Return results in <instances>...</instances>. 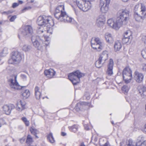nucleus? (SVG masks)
Masks as SVG:
<instances>
[{
  "label": "nucleus",
  "mask_w": 146,
  "mask_h": 146,
  "mask_svg": "<svg viewBox=\"0 0 146 146\" xmlns=\"http://www.w3.org/2000/svg\"><path fill=\"white\" fill-rule=\"evenodd\" d=\"M139 5L138 4L136 5H135L134 7V13H135V12H139V11H141V7L140 8L139 7Z\"/></svg>",
  "instance_id": "72a5a7b5"
},
{
  "label": "nucleus",
  "mask_w": 146,
  "mask_h": 146,
  "mask_svg": "<svg viewBox=\"0 0 146 146\" xmlns=\"http://www.w3.org/2000/svg\"><path fill=\"white\" fill-rule=\"evenodd\" d=\"M84 127L85 129L88 130L89 129V127L87 125H84Z\"/></svg>",
  "instance_id": "5fc2aeb1"
},
{
  "label": "nucleus",
  "mask_w": 146,
  "mask_h": 146,
  "mask_svg": "<svg viewBox=\"0 0 146 146\" xmlns=\"http://www.w3.org/2000/svg\"><path fill=\"white\" fill-rule=\"evenodd\" d=\"M105 19L103 15L100 16L96 20V24L98 27L102 26L105 23Z\"/></svg>",
  "instance_id": "f3484780"
},
{
  "label": "nucleus",
  "mask_w": 146,
  "mask_h": 146,
  "mask_svg": "<svg viewBox=\"0 0 146 146\" xmlns=\"http://www.w3.org/2000/svg\"><path fill=\"white\" fill-rule=\"evenodd\" d=\"M55 72L52 69L46 70L44 71L45 75L48 77L50 78H52L55 75Z\"/></svg>",
  "instance_id": "a211bd4d"
},
{
  "label": "nucleus",
  "mask_w": 146,
  "mask_h": 146,
  "mask_svg": "<svg viewBox=\"0 0 146 146\" xmlns=\"http://www.w3.org/2000/svg\"><path fill=\"white\" fill-rule=\"evenodd\" d=\"M80 146H85V145L84 144V142H82L81 143Z\"/></svg>",
  "instance_id": "052dcab7"
},
{
  "label": "nucleus",
  "mask_w": 146,
  "mask_h": 146,
  "mask_svg": "<svg viewBox=\"0 0 146 146\" xmlns=\"http://www.w3.org/2000/svg\"><path fill=\"white\" fill-rule=\"evenodd\" d=\"M37 23L40 26H44V29L46 30L44 31L38 29V32L39 35L41 33H46L52 34L53 32L52 26L54 23L53 19L50 16H46L43 15L42 16L39 17L37 19Z\"/></svg>",
  "instance_id": "f03ea898"
},
{
  "label": "nucleus",
  "mask_w": 146,
  "mask_h": 146,
  "mask_svg": "<svg viewBox=\"0 0 146 146\" xmlns=\"http://www.w3.org/2000/svg\"><path fill=\"white\" fill-rule=\"evenodd\" d=\"M129 89V88L127 85L123 86L122 88V90L125 92L127 93Z\"/></svg>",
  "instance_id": "e433bc0d"
},
{
  "label": "nucleus",
  "mask_w": 146,
  "mask_h": 146,
  "mask_svg": "<svg viewBox=\"0 0 146 146\" xmlns=\"http://www.w3.org/2000/svg\"><path fill=\"white\" fill-rule=\"evenodd\" d=\"M146 16V8L145 6L141 4V10L139 12L134 13V17L136 21H140L143 20Z\"/></svg>",
  "instance_id": "6e6552de"
},
{
  "label": "nucleus",
  "mask_w": 146,
  "mask_h": 146,
  "mask_svg": "<svg viewBox=\"0 0 146 146\" xmlns=\"http://www.w3.org/2000/svg\"><path fill=\"white\" fill-rule=\"evenodd\" d=\"M31 48V46L27 45H24L22 48L23 50L25 52L28 51L30 50Z\"/></svg>",
  "instance_id": "473e14b6"
},
{
  "label": "nucleus",
  "mask_w": 146,
  "mask_h": 146,
  "mask_svg": "<svg viewBox=\"0 0 146 146\" xmlns=\"http://www.w3.org/2000/svg\"><path fill=\"white\" fill-rule=\"evenodd\" d=\"M39 88L38 86H36L35 89V96L36 99H39L41 97V93L39 91Z\"/></svg>",
  "instance_id": "412c9836"
},
{
  "label": "nucleus",
  "mask_w": 146,
  "mask_h": 146,
  "mask_svg": "<svg viewBox=\"0 0 146 146\" xmlns=\"http://www.w3.org/2000/svg\"><path fill=\"white\" fill-rule=\"evenodd\" d=\"M30 93L28 90H25L22 94V95L24 99H26L28 98L30 96Z\"/></svg>",
  "instance_id": "a878e982"
},
{
  "label": "nucleus",
  "mask_w": 146,
  "mask_h": 146,
  "mask_svg": "<svg viewBox=\"0 0 146 146\" xmlns=\"http://www.w3.org/2000/svg\"><path fill=\"white\" fill-rule=\"evenodd\" d=\"M34 1V0H31V3H33Z\"/></svg>",
  "instance_id": "774afa93"
},
{
  "label": "nucleus",
  "mask_w": 146,
  "mask_h": 146,
  "mask_svg": "<svg viewBox=\"0 0 146 146\" xmlns=\"http://www.w3.org/2000/svg\"><path fill=\"white\" fill-rule=\"evenodd\" d=\"M54 15L55 18L60 21L71 23L73 20L72 18L68 16L64 12L63 5H59L56 7Z\"/></svg>",
  "instance_id": "7ed1b4c3"
},
{
  "label": "nucleus",
  "mask_w": 146,
  "mask_h": 146,
  "mask_svg": "<svg viewBox=\"0 0 146 146\" xmlns=\"http://www.w3.org/2000/svg\"><path fill=\"white\" fill-rule=\"evenodd\" d=\"M8 53V52L7 49L6 48H5L3 49V52L1 53L0 55L1 56H4L6 55V54Z\"/></svg>",
  "instance_id": "f704fd0d"
},
{
  "label": "nucleus",
  "mask_w": 146,
  "mask_h": 146,
  "mask_svg": "<svg viewBox=\"0 0 146 146\" xmlns=\"http://www.w3.org/2000/svg\"><path fill=\"white\" fill-rule=\"evenodd\" d=\"M102 146H110V145L109 142L107 141Z\"/></svg>",
  "instance_id": "3c124183"
},
{
  "label": "nucleus",
  "mask_w": 146,
  "mask_h": 146,
  "mask_svg": "<svg viewBox=\"0 0 146 146\" xmlns=\"http://www.w3.org/2000/svg\"><path fill=\"white\" fill-rule=\"evenodd\" d=\"M139 93L141 97L144 98L146 96V87H142L139 90Z\"/></svg>",
  "instance_id": "5701e85b"
},
{
  "label": "nucleus",
  "mask_w": 146,
  "mask_h": 146,
  "mask_svg": "<svg viewBox=\"0 0 146 146\" xmlns=\"http://www.w3.org/2000/svg\"><path fill=\"white\" fill-rule=\"evenodd\" d=\"M36 135V134L35 135H34L35 136V137L36 138H38V137Z\"/></svg>",
  "instance_id": "69168bd1"
},
{
  "label": "nucleus",
  "mask_w": 146,
  "mask_h": 146,
  "mask_svg": "<svg viewBox=\"0 0 146 146\" xmlns=\"http://www.w3.org/2000/svg\"><path fill=\"white\" fill-rule=\"evenodd\" d=\"M123 80L126 83L130 82L132 79V71L129 67H127L123 72Z\"/></svg>",
  "instance_id": "9b49d317"
},
{
  "label": "nucleus",
  "mask_w": 146,
  "mask_h": 146,
  "mask_svg": "<svg viewBox=\"0 0 146 146\" xmlns=\"http://www.w3.org/2000/svg\"><path fill=\"white\" fill-rule=\"evenodd\" d=\"M33 33V29L30 25L24 26L20 29V33L25 38H30Z\"/></svg>",
  "instance_id": "423d86ee"
},
{
  "label": "nucleus",
  "mask_w": 146,
  "mask_h": 146,
  "mask_svg": "<svg viewBox=\"0 0 146 146\" xmlns=\"http://www.w3.org/2000/svg\"><path fill=\"white\" fill-rule=\"evenodd\" d=\"M126 35V36H127V37L130 38L131 37V33L130 31H127L124 33V37H125V36Z\"/></svg>",
  "instance_id": "4c0bfd02"
},
{
  "label": "nucleus",
  "mask_w": 146,
  "mask_h": 146,
  "mask_svg": "<svg viewBox=\"0 0 146 146\" xmlns=\"http://www.w3.org/2000/svg\"><path fill=\"white\" fill-rule=\"evenodd\" d=\"M92 47L98 51H100L103 48V44L99 38H92L91 41Z\"/></svg>",
  "instance_id": "1a4fd4ad"
},
{
  "label": "nucleus",
  "mask_w": 146,
  "mask_h": 146,
  "mask_svg": "<svg viewBox=\"0 0 146 146\" xmlns=\"http://www.w3.org/2000/svg\"><path fill=\"white\" fill-rule=\"evenodd\" d=\"M127 146H135L133 144L131 140H129L128 142L127 143ZM136 146H146V140L143 141L142 143L140 145V144H139L138 143L136 144Z\"/></svg>",
  "instance_id": "aec40b11"
},
{
  "label": "nucleus",
  "mask_w": 146,
  "mask_h": 146,
  "mask_svg": "<svg viewBox=\"0 0 146 146\" xmlns=\"http://www.w3.org/2000/svg\"><path fill=\"white\" fill-rule=\"evenodd\" d=\"M21 119L24 123L28 121L26 118L25 117H22Z\"/></svg>",
  "instance_id": "09e8293b"
},
{
  "label": "nucleus",
  "mask_w": 146,
  "mask_h": 146,
  "mask_svg": "<svg viewBox=\"0 0 146 146\" xmlns=\"http://www.w3.org/2000/svg\"><path fill=\"white\" fill-rule=\"evenodd\" d=\"M129 17V12L127 10L121 9L117 13L115 20L110 19L108 20L107 23L112 28L118 29L122 25H125L127 23Z\"/></svg>",
  "instance_id": "f257e3e1"
},
{
  "label": "nucleus",
  "mask_w": 146,
  "mask_h": 146,
  "mask_svg": "<svg viewBox=\"0 0 146 146\" xmlns=\"http://www.w3.org/2000/svg\"><path fill=\"white\" fill-rule=\"evenodd\" d=\"M21 77L24 80H26L27 79V76L24 74H21Z\"/></svg>",
  "instance_id": "49530a36"
},
{
  "label": "nucleus",
  "mask_w": 146,
  "mask_h": 146,
  "mask_svg": "<svg viewBox=\"0 0 146 146\" xmlns=\"http://www.w3.org/2000/svg\"><path fill=\"white\" fill-rule=\"evenodd\" d=\"M90 103L85 102H81L78 103L75 107L74 109L77 111L80 110V109L84 108L85 106H89L90 105Z\"/></svg>",
  "instance_id": "2eb2a0df"
},
{
  "label": "nucleus",
  "mask_w": 146,
  "mask_h": 146,
  "mask_svg": "<svg viewBox=\"0 0 146 146\" xmlns=\"http://www.w3.org/2000/svg\"><path fill=\"white\" fill-rule=\"evenodd\" d=\"M11 59L13 62L10 63L13 64H17L19 63L22 59L21 53L18 51H13L11 53Z\"/></svg>",
  "instance_id": "9d476101"
},
{
  "label": "nucleus",
  "mask_w": 146,
  "mask_h": 146,
  "mask_svg": "<svg viewBox=\"0 0 146 146\" xmlns=\"http://www.w3.org/2000/svg\"><path fill=\"white\" fill-rule=\"evenodd\" d=\"M94 141H97V139L96 138H95L94 139Z\"/></svg>",
  "instance_id": "338daca9"
},
{
  "label": "nucleus",
  "mask_w": 146,
  "mask_h": 146,
  "mask_svg": "<svg viewBox=\"0 0 146 146\" xmlns=\"http://www.w3.org/2000/svg\"><path fill=\"white\" fill-rule=\"evenodd\" d=\"M108 54L107 51H104L100 55L99 58L103 62L105 63L106 61L108 59Z\"/></svg>",
  "instance_id": "6ab92c4d"
},
{
  "label": "nucleus",
  "mask_w": 146,
  "mask_h": 146,
  "mask_svg": "<svg viewBox=\"0 0 146 146\" xmlns=\"http://www.w3.org/2000/svg\"><path fill=\"white\" fill-rule=\"evenodd\" d=\"M15 108V106L13 104H10V108L11 109H13Z\"/></svg>",
  "instance_id": "8fccbe9b"
},
{
  "label": "nucleus",
  "mask_w": 146,
  "mask_h": 146,
  "mask_svg": "<svg viewBox=\"0 0 146 146\" xmlns=\"http://www.w3.org/2000/svg\"><path fill=\"white\" fill-rule=\"evenodd\" d=\"M142 69L143 71H146V64H143L142 65Z\"/></svg>",
  "instance_id": "de8ad7c7"
},
{
  "label": "nucleus",
  "mask_w": 146,
  "mask_h": 146,
  "mask_svg": "<svg viewBox=\"0 0 146 146\" xmlns=\"http://www.w3.org/2000/svg\"><path fill=\"white\" fill-rule=\"evenodd\" d=\"M129 0H121V1L124 2H127Z\"/></svg>",
  "instance_id": "680f3d73"
},
{
  "label": "nucleus",
  "mask_w": 146,
  "mask_h": 146,
  "mask_svg": "<svg viewBox=\"0 0 146 146\" xmlns=\"http://www.w3.org/2000/svg\"><path fill=\"white\" fill-rule=\"evenodd\" d=\"M33 141L32 137L30 135H28L27 136L26 143L29 144H30L33 143Z\"/></svg>",
  "instance_id": "7c9ffc66"
},
{
  "label": "nucleus",
  "mask_w": 146,
  "mask_h": 146,
  "mask_svg": "<svg viewBox=\"0 0 146 146\" xmlns=\"http://www.w3.org/2000/svg\"><path fill=\"white\" fill-rule=\"evenodd\" d=\"M2 32V29L1 27H0V33H1Z\"/></svg>",
  "instance_id": "0e129e2a"
},
{
  "label": "nucleus",
  "mask_w": 146,
  "mask_h": 146,
  "mask_svg": "<svg viewBox=\"0 0 146 146\" xmlns=\"http://www.w3.org/2000/svg\"><path fill=\"white\" fill-rule=\"evenodd\" d=\"M43 39H45V36L44 34H42V36L40 35L36 36L33 35L31 37L33 46L38 50L41 49L42 47L43 41L44 40Z\"/></svg>",
  "instance_id": "39448f33"
},
{
  "label": "nucleus",
  "mask_w": 146,
  "mask_h": 146,
  "mask_svg": "<svg viewBox=\"0 0 146 146\" xmlns=\"http://www.w3.org/2000/svg\"><path fill=\"white\" fill-rule=\"evenodd\" d=\"M143 74L137 71H135L134 73V78L136 81L138 83L141 82L143 79Z\"/></svg>",
  "instance_id": "dca6fc26"
},
{
  "label": "nucleus",
  "mask_w": 146,
  "mask_h": 146,
  "mask_svg": "<svg viewBox=\"0 0 146 146\" xmlns=\"http://www.w3.org/2000/svg\"><path fill=\"white\" fill-rule=\"evenodd\" d=\"M5 122L3 119L2 118L0 119V124H1V125H3L4 124H5Z\"/></svg>",
  "instance_id": "a18cd8bd"
},
{
  "label": "nucleus",
  "mask_w": 146,
  "mask_h": 146,
  "mask_svg": "<svg viewBox=\"0 0 146 146\" xmlns=\"http://www.w3.org/2000/svg\"><path fill=\"white\" fill-rule=\"evenodd\" d=\"M16 109L19 111H21L25 109V105L22 104L21 100L17 104Z\"/></svg>",
  "instance_id": "393cba45"
},
{
  "label": "nucleus",
  "mask_w": 146,
  "mask_h": 146,
  "mask_svg": "<svg viewBox=\"0 0 146 146\" xmlns=\"http://www.w3.org/2000/svg\"><path fill=\"white\" fill-rule=\"evenodd\" d=\"M86 99L87 100H88L90 99V96H86Z\"/></svg>",
  "instance_id": "bf43d9fd"
},
{
  "label": "nucleus",
  "mask_w": 146,
  "mask_h": 146,
  "mask_svg": "<svg viewBox=\"0 0 146 146\" xmlns=\"http://www.w3.org/2000/svg\"><path fill=\"white\" fill-rule=\"evenodd\" d=\"M113 62L112 59H110L108 65V69L106 72L107 74L109 76H111L113 74Z\"/></svg>",
  "instance_id": "4468645a"
},
{
  "label": "nucleus",
  "mask_w": 146,
  "mask_h": 146,
  "mask_svg": "<svg viewBox=\"0 0 146 146\" xmlns=\"http://www.w3.org/2000/svg\"><path fill=\"white\" fill-rule=\"evenodd\" d=\"M142 41L145 44H146V35H143L142 38Z\"/></svg>",
  "instance_id": "a19ab883"
},
{
  "label": "nucleus",
  "mask_w": 146,
  "mask_h": 146,
  "mask_svg": "<svg viewBox=\"0 0 146 146\" xmlns=\"http://www.w3.org/2000/svg\"><path fill=\"white\" fill-rule=\"evenodd\" d=\"M30 131L31 133L34 135L36 134L38 132V130L32 127L30 128Z\"/></svg>",
  "instance_id": "c9c22d12"
},
{
  "label": "nucleus",
  "mask_w": 146,
  "mask_h": 146,
  "mask_svg": "<svg viewBox=\"0 0 146 146\" xmlns=\"http://www.w3.org/2000/svg\"><path fill=\"white\" fill-rule=\"evenodd\" d=\"M84 76L85 74L78 70L70 73L68 75V77L73 85H76L80 82V78Z\"/></svg>",
  "instance_id": "20e7f679"
},
{
  "label": "nucleus",
  "mask_w": 146,
  "mask_h": 146,
  "mask_svg": "<svg viewBox=\"0 0 146 146\" xmlns=\"http://www.w3.org/2000/svg\"><path fill=\"white\" fill-rule=\"evenodd\" d=\"M16 18L17 16L16 15L12 16L10 19V21L11 22H13Z\"/></svg>",
  "instance_id": "79ce46f5"
},
{
  "label": "nucleus",
  "mask_w": 146,
  "mask_h": 146,
  "mask_svg": "<svg viewBox=\"0 0 146 146\" xmlns=\"http://www.w3.org/2000/svg\"><path fill=\"white\" fill-rule=\"evenodd\" d=\"M130 38V37H127V36H126V35L125 36V37H124L122 39L123 43L125 44L129 43Z\"/></svg>",
  "instance_id": "2f4dec72"
},
{
  "label": "nucleus",
  "mask_w": 146,
  "mask_h": 146,
  "mask_svg": "<svg viewBox=\"0 0 146 146\" xmlns=\"http://www.w3.org/2000/svg\"><path fill=\"white\" fill-rule=\"evenodd\" d=\"M2 14H6V15H8L9 13V11H7V12L4 11L1 13Z\"/></svg>",
  "instance_id": "864d4df0"
},
{
  "label": "nucleus",
  "mask_w": 146,
  "mask_h": 146,
  "mask_svg": "<svg viewBox=\"0 0 146 146\" xmlns=\"http://www.w3.org/2000/svg\"><path fill=\"white\" fill-rule=\"evenodd\" d=\"M66 133L64 132H62L61 133V135L62 136H65L66 135Z\"/></svg>",
  "instance_id": "6e6d98bb"
},
{
  "label": "nucleus",
  "mask_w": 146,
  "mask_h": 146,
  "mask_svg": "<svg viewBox=\"0 0 146 146\" xmlns=\"http://www.w3.org/2000/svg\"><path fill=\"white\" fill-rule=\"evenodd\" d=\"M104 63L99 58L98 60L96 62L95 65L96 67L99 68L102 66L103 64Z\"/></svg>",
  "instance_id": "cd10ccee"
},
{
  "label": "nucleus",
  "mask_w": 146,
  "mask_h": 146,
  "mask_svg": "<svg viewBox=\"0 0 146 146\" xmlns=\"http://www.w3.org/2000/svg\"><path fill=\"white\" fill-rule=\"evenodd\" d=\"M3 62L1 61V60L0 59V65L2 64Z\"/></svg>",
  "instance_id": "e2e57ef3"
},
{
  "label": "nucleus",
  "mask_w": 146,
  "mask_h": 146,
  "mask_svg": "<svg viewBox=\"0 0 146 146\" xmlns=\"http://www.w3.org/2000/svg\"><path fill=\"white\" fill-rule=\"evenodd\" d=\"M3 108L5 113L6 114L9 115V106L7 105H5L3 106Z\"/></svg>",
  "instance_id": "c756f323"
},
{
  "label": "nucleus",
  "mask_w": 146,
  "mask_h": 146,
  "mask_svg": "<svg viewBox=\"0 0 146 146\" xmlns=\"http://www.w3.org/2000/svg\"><path fill=\"white\" fill-rule=\"evenodd\" d=\"M31 9V7L29 6L27 7L24 8L23 9H22V11L23 12H24L25 11L27 10Z\"/></svg>",
  "instance_id": "37998d69"
},
{
  "label": "nucleus",
  "mask_w": 146,
  "mask_h": 146,
  "mask_svg": "<svg viewBox=\"0 0 146 146\" xmlns=\"http://www.w3.org/2000/svg\"><path fill=\"white\" fill-rule=\"evenodd\" d=\"M121 47L122 45L119 41L117 40L115 42L114 48L115 51L116 52L119 50Z\"/></svg>",
  "instance_id": "b1692460"
},
{
  "label": "nucleus",
  "mask_w": 146,
  "mask_h": 146,
  "mask_svg": "<svg viewBox=\"0 0 146 146\" xmlns=\"http://www.w3.org/2000/svg\"><path fill=\"white\" fill-rule=\"evenodd\" d=\"M24 123L25 124L26 126H28L29 125V122L28 120L27 121L25 122Z\"/></svg>",
  "instance_id": "603ef678"
},
{
  "label": "nucleus",
  "mask_w": 146,
  "mask_h": 146,
  "mask_svg": "<svg viewBox=\"0 0 146 146\" xmlns=\"http://www.w3.org/2000/svg\"><path fill=\"white\" fill-rule=\"evenodd\" d=\"M45 36V37L46 36ZM43 39L44 40H45V41L44 42H43L42 44H43V45L44 46H48L49 44V43L48 41V40H46L45 39V40H44V39Z\"/></svg>",
  "instance_id": "ea45409f"
},
{
  "label": "nucleus",
  "mask_w": 146,
  "mask_h": 146,
  "mask_svg": "<svg viewBox=\"0 0 146 146\" xmlns=\"http://www.w3.org/2000/svg\"><path fill=\"white\" fill-rule=\"evenodd\" d=\"M69 128L70 131L74 133H76L78 131V125H74L72 126L69 127Z\"/></svg>",
  "instance_id": "bb28decb"
},
{
  "label": "nucleus",
  "mask_w": 146,
  "mask_h": 146,
  "mask_svg": "<svg viewBox=\"0 0 146 146\" xmlns=\"http://www.w3.org/2000/svg\"><path fill=\"white\" fill-rule=\"evenodd\" d=\"M47 139L51 143H53L55 141L54 138L52 136V134L50 133L47 136Z\"/></svg>",
  "instance_id": "c85d7f7f"
},
{
  "label": "nucleus",
  "mask_w": 146,
  "mask_h": 146,
  "mask_svg": "<svg viewBox=\"0 0 146 146\" xmlns=\"http://www.w3.org/2000/svg\"><path fill=\"white\" fill-rule=\"evenodd\" d=\"M23 3V1H22L19 0L18 1V4H21Z\"/></svg>",
  "instance_id": "4d7b16f0"
},
{
  "label": "nucleus",
  "mask_w": 146,
  "mask_h": 146,
  "mask_svg": "<svg viewBox=\"0 0 146 146\" xmlns=\"http://www.w3.org/2000/svg\"><path fill=\"white\" fill-rule=\"evenodd\" d=\"M141 54L143 58L146 59V48L142 51Z\"/></svg>",
  "instance_id": "58836bf2"
},
{
  "label": "nucleus",
  "mask_w": 146,
  "mask_h": 146,
  "mask_svg": "<svg viewBox=\"0 0 146 146\" xmlns=\"http://www.w3.org/2000/svg\"><path fill=\"white\" fill-rule=\"evenodd\" d=\"M17 76L13 75L10 78V87L13 90H19L21 89L25 86H20L17 80Z\"/></svg>",
  "instance_id": "0eeeda50"
},
{
  "label": "nucleus",
  "mask_w": 146,
  "mask_h": 146,
  "mask_svg": "<svg viewBox=\"0 0 146 146\" xmlns=\"http://www.w3.org/2000/svg\"><path fill=\"white\" fill-rule=\"evenodd\" d=\"M144 131L146 132V123L144 125Z\"/></svg>",
  "instance_id": "13d9d810"
},
{
  "label": "nucleus",
  "mask_w": 146,
  "mask_h": 146,
  "mask_svg": "<svg viewBox=\"0 0 146 146\" xmlns=\"http://www.w3.org/2000/svg\"><path fill=\"white\" fill-rule=\"evenodd\" d=\"M78 6L80 9L84 12L87 11L91 7V5L90 1L85 0V2L83 4L78 2Z\"/></svg>",
  "instance_id": "ddd939ff"
},
{
  "label": "nucleus",
  "mask_w": 146,
  "mask_h": 146,
  "mask_svg": "<svg viewBox=\"0 0 146 146\" xmlns=\"http://www.w3.org/2000/svg\"><path fill=\"white\" fill-rule=\"evenodd\" d=\"M110 0H100V6L101 11L102 13H106L108 11Z\"/></svg>",
  "instance_id": "f8f14e48"
},
{
  "label": "nucleus",
  "mask_w": 146,
  "mask_h": 146,
  "mask_svg": "<svg viewBox=\"0 0 146 146\" xmlns=\"http://www.w3.org/2000/svg\"><path fill=\"white\" fill-rule=\"evenodd\" d=\"M19 5V4L18 3H13L12 5V7L13 8H15L16 7H17Z\"/></svg>",
  "instance_id": "c03bdc74"
},
{
  "label": "nucleus",
  "mask_w": 146,
  "mask_h": 146,
  "mask_svg": "<svg viewBox=\"0 0 146 146\" xmlns=\"http://www.w3.org/2000/svg\"><path fill=\"white\" fill-rule=\"evenodd\" d=\"M105 38L107 42L109 43H112L113 41V39L110 34L107 33L105 34Z\"/></svg>",
  "instance_id": "4be33fe9"
}]
</instances>
